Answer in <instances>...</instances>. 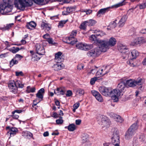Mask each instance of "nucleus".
<instances>
[{
	"label": "nucleus",
	"instance_id": "0eeeda50",
	"mask_svg": "<svg viewBox=\"0 0 146 146\" xmlns=\"http://www.w3.org/2000/svg\"><path fill=\"white\" fill-rule=\"evenodd\" d=\"M77 33L76 30L73 31L69 37L66 38V42L73 45L77 42V39L75 37Z\"/></svg>",
	"mask_w": 146,
	"mask_h": 146
},
{
	"label": "nucleus",
	"instance_id": "4c0bfd02",
	"mask_svg": "<svg viewBox=\"0 0 146 146\" xmlns=\"http://www.w3.org/2000/svg\"><path fill=\"white\" fill-rule=\"evenodd\" d=\"M97 37L96 35H92L90 36L89 38L91 41H95L96 40L97 41V40L98 39H97Z\"/></svg>",
	"mask_w": 146,
	"mask_h": 146
},
{
	"label": "nucleus",
	"instance_id": "6ab92c4d",
	"mask_svg": "<svg viewBox=\"0 0 146 146\" xmlns=\"http://www.w3.org/2000/svg\"><path fill=\"white\" fill-rule=\"evenodd\" d=\"M61 62H57L54 64L52 66V68L55 71H58L61 70L63 68L64 65L63 64L61 63Z\"/></svg>",
	"mask_w": 146,
	"mask_h": 146
},
{
	"label": "nucleus",
	"instance_id": "a211bd4d",
	"mask_svg": "<svg viewBox=\"0 0 146 146\" xmlns=\"http://www.w3.org/2000/svg\"><path fill=\"white\" fill-rule=\"evenodd\" d=\"M135 133L129 129L126 132L125 134V139L129 140L132 138Z\"/></svg>",
	"mask_w": 146,
	"mask_h": 146
},
{
	"label": "nucleus",
	"instance_id": "e2e57ef3",
	"mask_svg": "<svg viewBox=\"0 0 146 146\" xmlns=\"http://www.w3.org/2000/svg\"><path fill=\"white\" fill-rule=\"evenodd\" d=\"M101 70H103L102 71V74H104V76L108 72V71L106 70V69L105 68H104V69H101Z\"/></svg>",
	"mask_w": 146,
	"mask_h": 146
},
{
	"label": "nucleus",
	"instance_id": "052dcab7",
	"mask_svg": "<svg viewBox=\"0 0 146 146\" xmlns=\"http://www.w3.org/2000/svg\"><path fill=\"white\" fill-rule=\"evenodd\" d=\"M80 104L79 103H76L73 106V108L77 109L79 107Z\"/></svg>",
	"mask_w": 146,
	"mask_h": 146
},
{
	"label": "nucleus",
	"instance_id": "4d7b16f0",
	"mask_svg": "<svg viewBox=\"0 0 146 146\" xmlns=\"http://www.w3.org/2000/svg\"><path fill=\"white\" fill-rule=\"evenodd\" d=\"M10 116L12 117L13 118L15 119H17L19 117V115L16 113L12 114V115H10Z\"/></svg>",
	"mask_w": 146,
	"mask_h": 146
},
{
	"label": "nucleus",
	"instance_id": "2eb2a0df",
	"mask_svg": "<svg viewBox=\"0 0 146 146\" xmlns=\"http://www.w3.org/2000/svg\"><path fill=\"white\" fill-rule=\"evenodd\" d=\"M125 87V83L123 82H120L119 83L117 86V89H115L114 90H119V92H120V94H119V96L121 95V94L122 95H123V94L121 92H122L124 90V88Z\"/></svg>",
	"mask_w": 146,
	"mask_h": 146
},
{
	"label": "nucleus",
	"instance_id": "39448f33",
	"mask_svg": "<svg viewBox=\"0 0 146 146\" xmlns=\"http://www.w3.org/2000/svg\"><path fill=\"white\" fill-rule=\"evenodd\" d=\"M17 86H18L19 88H22L24 87V85L19 80H17L16 82L14 80L11 81L9 82L8 84V86L10 91L14 94L17 93Z\"/></svg>",
	"mask_w": 146,
	"mask_h": 146
},
{
	"label": "nucleus",
	"instance_id": "58836bf2",
	"mask_svg": "<svg viewBox=\"0 0 146 146\" xmlns=\"http://www.w3.org/2000/svg\"><path fill=\"white\" fill-rule=\"evenodd\" d=\"M76 46L78 49L84 50V43H79L77 44Z\"/></svg>",
	"mask_w": 146,
	"mask_h": 146
},
{
	"label": "nucleus",
	"instance_id": "aec40b11",
	"mask_svg": "<svg viewBox=\"0 0 146 146\" xmlns=\"http://www.w3.org/2000/svg\"><path fill=\"white\" fill-rule=\"evenodd\" d=\"M54 93L57 95H63L65 93L64 89L62 88H58L54 90Z\"/></svg>",
	"mask_w": 146,
	"mask_h": 146
},
{
	"label": "nucleus",
	"instance_id": "de8ad7c7",
	"mask_svg": "<svg viewBox=\"0 0 146 146\" xmlns=\"http://www.w3.org/2000/svg\"><path fill=\"white\" fill-rule=\"evenodd\" d=\"M60 119H58L56 120V123L57 124H61L63 123V121L62 119V117H60Z\"/></svg>",
	"mask_w": 146,
	"mask_h": 146
},
{
	"label": "nucleus",
	"instance_id": "a18cd8bd",
	"mask_svg": "<svg viewBox=\"0 0 146 146\" xmlns=\"http://www.w3.org/2000/svg\"><path fill=\"white\" fill-rule=\"evenodd\" d=\"M98 80L97 77H94L91 79L90 81V84L91 85H92L94 84L95 82Z\"/></svg>",
	"mask_w": 146,
	"mask_h": 146
},
{
	"label": "nucleus",
	"instance_id": "69168bd1",
	"mask_svg": "<svg viewBox=\"0 0 146 146\" xmlns=\"http://www.w3.org/2000/svg\"><path fill=\"white\" fill-rule=\"evenodd\" d=\"M23 56L19 54H17L16 55L15 57L14 58L15 59L16 58H18L19 59V60L23 58Z\"/></svg>",
	"mask_w": 146,
	"mask_h": 146
},
{
	"label": "nucleus",
	"instance_id": "c03bdc74",
	"mask_svg": "<svg viewBox=\"0 0 146 146\" xmlns=\"http://www.w3.org/2000/svg\"><path fill=\"white\" fill-rule=\"evenodd\" d=\"M40 59V58L38 57V56L36 55V54H33L32 55V59L33 60V61L37 60H39Z\"/></svg>",
	"mask_w": 146,
	"mask_h": 146
},
{
	"label": "nucleus",
	"instance_id": "4468645a",
	"mask_svg": "<svg viewBox=\"0 0 146 146\" xmlns=\"http://www.w3.org/2000/svg\"><path fill=\"white\" fill-rule=\"evenodd\" d=\"M6 129H9L8 133L10 134L11 136H13L18 131L17 129L15 127H10L9 126H8L6 127Z\"/></svg>",
	"mask_w": 146,
	"mask_h": 146
},
{
	"label": "nucleus",
	"instance_id": "e433bc0d",
	"mask_svg": "<svg viewBox=\"0 0 146 146\" xmlns=\"http://www.w3.org/2000/svg\"><path fill=\"white\" fill-rule=\"evenodd\" d=\"M18 63V61L17 60H16L15 58H14L10 62V65L11 67L12 66L15 64H17Z\"/></svg>",
	"mask_w": 146,
	"mask_h": 146
},
{
	"label": "nucleus",
	"instance_id": "6e6d98bb",
	"mask_svg": "<svg viewBox=\"0 0 146 146\" xmlns=\"http://www.w3.org/2000/svg\"><path fill=\"white\" fill-rule=\"evenodd\" d=\"M15 74H16V75L17 76H23L24 75L22 71H20V72L16 71L15 72Z\"/></svg>",
	"mask_w": 146,
	"mask_h": 146
},
{
	"label": "nucleus",
	"instance_id": "f704fd0d",
	"mask_svg": "<svg viewBox=\"0 0 146 146\" xmlns=\"http://www.w3.org/2000/svg\"><path fill=\"white\" fill-rule=\"evenodd\" d=\"M144 82L143 80L142 79L137 80L136 81L135 80V86L137 85H142L143 84Z\"/></svg>",
	"mask_w": 146,
	"mask_h": 146
},
{
	"label": "nucleus",
	"instance_id": "1a4fd4ad",
	"mask_svg": "<svg viewBox=\"0 0 146 146\" xmlns=\"http://www.w3.org/2000/svg\"><path fill=\"white\" fill-rule=\"evenodd\" d=\"M36 53L39 55H44L45 52L44 47L40 44L36 45Z\"/></svg>",
	"mask_w": 146,
	"mask_h": 146
},
{
	"label": "nucleus",
	"instance_id": "5fc2aeb1",
	"mask_svg": "<svg viewBox=\"0 0 146 146\" xmlns=\"http://www.w3.org/2000/svg\"><path fill=\"white\" fill-rule=\"evenodd\" d=\"M47 41L49 44H55V42L54 41L53 39L51 38H49L47 39Z\"/></svg>",
	"mask_w": 146,
	"mask_h": 146
},
{
	"label": "nucleus",
	"instance_id": "09e8293b",
	"mask_svg": "<svg viewBox=\"0 0 146 146\" xmlns=\"http://www.w3.org/2000/svg\"><path fill=\"white\" fill-rule=\"evenodd\" d=\"M79 96L83 95L84 93V90L81 89H79L77 90Z\"/></svg>",
	"mask_w": 146,
	"mask_h": 146
},
{
	"label": "nucleus",
	"instance_id": "13d9d810",
	"mask_svg": "<svg viewBox=\"0 0 146 146\" xmlns=\"http://www.w3.org/2000/svg\"><path fill=\"white\" fill-rule=\"evenodd\" d=\"M84 67V65L82 64H80L78 65L77 66V69L79 70H81Z\"/></svg>",
	"mask_w": 146,
	"mask_h": 146
},
{
	"label": "nucleus",
	"instance_id": "f03ea898",
	"mask_svg": "<svg viewBox=\"0 0 146 146\" xmlns=\"http://www.w3.org/2000/svg\"><path fill=\"white\" fill-rule=\"evenodd\" d=\"M116 39L113 37L110 38L109 40H98L97 42L101 45L104 52H106L110 47L114 46L116 43Z\"/></svg>",
	"mask_w": 146,
	"mask_h": 146
},
{
	"label": "nucleus",
	"instance_id": "c9c22d12",
	"mask_svg": "<svg viewBox=\"0 0 146 146\" xmlns=\"http://www.w3.org/2000/svg\"><path fill=\"white\" fill-rule=\"evenodd\" d=\"M133 59H134L130 58V60L127 62V64L132 67H133L135 66V63L133 61Z\"/></svg>",
	"mask_w": 146,
	"mask_h": 146
},
{
	"label": "nucleus",
	"instance_id": "79ce46f5",
	"mask_svg": "<svg viewBox=\"0 0 146 146\" xmlns=\"http://www.w3.org/2000/svg\"><path fill=\"white\" fill-rule=\"evenodd\" d=\"M67 21V20L62 21L60 22L58 25V27L59 28L62 27L64 26V25L66 23Z\"/></svg>",
	"mask_w": 146,
	"mask_h": 146
},
{
	"label": "nucleus",
	"instance_id": "5701e85b",
	"mask_svg": "<svg viewBox=\"0 0 146 146\" xmlns=\"http://www.w3.org/2000/svg\"><path fill=\"white\" fill-rule=\"evenodd\" d=\"M118 48L120 52L124 53L126 52V50L127 49V47L122 44H119L118 46Z\"/></svg>",
	"mask_w": 146,
	"mask_h": 146
},
{
	"label": "nucleus",
	"instance_id": "423d86ee",
	"mask_svg": "<svg viewBox=\"0 0 146 146\" xmlns=\"http://www.w3.org/2000/svg\"><path fill=\"white\" fill-rule=\"evenodd\" d=\"M103 48L101 47V45L99 44V46L91 50L88 52L87 55L89 56H92L93 58H95L99 56L101 52H104Z\"/></svg>",
	"mask_w": 146,
	"mask_h": 146
},
{
	"label": "nucleus",
	"instance_id": "0e129e2a",
	"mask_svg": "<svg viewBox=\"0 0 146 146\" xmlns=\"http://www.w3.org/2000/svg\"><path fill=\"white\" fill-rule=\"evenodd\" d=\"M140 139L142 141H144L146 140V137H145L143 135H141L140 137Z\"/></svg>",
	"mask_w": 146,
	"mask_h": 146
},
{
	"label": "nucleus",
	"instance_id": "2f4dec72",
	"mask_svg": "<svg viewBox=\"0 0 146 146\" xmlns=\"http://www.w3.org/2000/svg\"><path fill=\"white\" fill-rule=\"evenodd\" d=\"M41 26L42 27H43L44 28L46 29L47 31H49L50 29V25L49 24L46 23L44 22L42 23Z\"/></svg>",
	"mask_w": 146,
	"mask_h": 146
},
{
	"label": "nucleus",
	"instance_id": "6e6552de",
	"mask_svg": "<svg viewBox=\"0 0 146 146\" xmlns=\"http://www.w3.org/2000/svg\"><path fill=\"white\" fill-rule=\"evenodd\" d=\"M112 134L111 136V142L113 144L119 143V137L118 131L117 129L112 130Z\"/></svg>",
	"mask_w": 146,
	"mask_h": 146
},
{
	"label": "nucleus",
	"instance_id": "bb28decb",
	"mask_svg": "<svg viewBox=\"0 0 146 146\" xmlns=\"http://www.w3.org/2000/svg\"><path fill=\"white\" fill-rule=\"evenodd\" d=\"M138 127L137 123L136 122L133 124L129 129L135 133V131L137 129Z\"/></svg>",
	"mask_w": 146,
	"mask_h": 146
},
{
	"label": "nucleus",
	"instance_id": "864d4df0",
	"mask_svg": "<svg viewBox=\"0 0 146 146\" xmlns=\"http://www.w3.org/2000/svg\"><path fill=\"white\" fill-rule=\"evenodd\" d=\"M139 8L140 9H142L146 8V2L143 3L140 5Z\"/></svg>",
	"mask_w": 146,
	"mask_h": 146
},
{
	"label": "nucleus",
	"instance_id": "4be33fe9",
	"mask_svg": "<svg viewBox=\"0 0 146 146\" xmlns=\"http://www.w3.org/2000/svg\"><path fill=\"white\" fill-rule=\"evenodd\" d=\"M36 24L34 21H31L27 23L26 25V27L29 29H32L33 28H35L36 27Z\"/></svg>",
	"mask_w": 146,
	"mask_h": 146
},
{
	"label": "nucleus",
	"instance_id": "dca6fc26",
	"mask_svg": "<svg viewBox=\"0 0 146 146\" xmlns=\"http://www.w3.org/2000/svg\"><path fill=\"white\" fill-rule=\"evenodd\" d=\"M127 18V16L126 15H124L122 17L118 23L119 27H122L124 25Z\"/></svg>",
	"mask_w": 146,
	"mask_h": 146
},
{
	"label": "nucleus",
	"instance_id": "b1692460",
	"mask_svg": "<svg viewBox=\"0 0 146 146\" xmlns=\"http://www.w3.org/2000/svg\"><path fill=\"white\" fill-rule=\"evenodd\" d=\"M22 134L23 136L26 138H30L32 137L33 136L32 133L28 131L23 132Z\"/></svg>",
	"mask_w": 146,
	"mask_h": 146
},
{
	"label": "nucleus",
	"instance_id": "7ed1b4c3",
	"mask_svg": "<svg viewBox=\"0 0 146 146\" xmlns=\"http://www.w3.org/2000/svg\"><path fill=\"white\" fill-rule=\"evenodd\" d=\"M44 0H18L17 6L21 10H24L26 7H30L33 4V1L36 4H40Z\"/></svg>",
	"mask_w": 146,
	"mask_h": 146
},
{
	"label": "nucleus",
	"instance_id": "9d476101",
	"mask_svg": "<svg viewBox=\"0 0 146 146\" xmlns=\"http://www.w3.org/2000/svg\"><path fill=\"white\" fill-rule=\"evenodd\" d=\"M145 42V40L143 37H139L134 39L131 42V45L134 46L138 44H143Z\"/></svg>",
	"mask_w": 146,
	"mask_h": 146
},
{
	"label": "nucleus",
	"instance_id": "f257e3e1",
	"mask_svg": "<svg viewBox=\"0 0 146 146\" xmlns=\"http://www.w3.org/2000/svg\"><path fill=\"white\" fill-rule=\"evenodd\" d=\"M99 90L100 93L105 96H111L114 102H117L118 101L120 92L118 90H113L105 87H100L99 88Z\"/></svg>",
	"mask_w": 146,
	"mask_h": 146
},
{
	"label": "nucleus",
	"instance_id": "8fccbe9b",
	"mask_svg": "<svg viewBox=\"0 0 146 146\" xmlns=\"http://www.w3.org/2000/svg\"><path fill=\"white\" fill-rule=\"evenodd\" d=\"M116 21V20L115 21H112L110 25L111 28H114L116 27L117 23L115 21Z\"/></svg>",
	"mask_w": 146,
	"mask_h": 146
},
{
	"label": "nucleus",
	"instance_id": "c756f323",
	"mask_svg": "<svg viewBox=\"0 0 146 146\" xmlns=\"http://www.w3.org/2000/svg\"><path fill=\"white\" fill-rule=\"evenodd\" d=\"M85 21L86 22L87 25L89 26H93L96 23V21L93 19H90Z\"/></svg>",
	"mask_w": 146,
	"mask_h": 146
},
{
	"label": "nucleus",
	"instance_id": "680f3d73",
	"mask_svg": "<svg viewBox=\"0 0 146 146\" xmlns=\"http://www.w3.org/2000/svg\"><path fill=\"white\" fill-rule=\"evenodd\" d=\"M22 111L21 110H16L12 112V114H14V113H20L22 112Z\"/></svg>",
	"mask_w": 146,
	"mask_h": 146
},
{
	"label": "nucleus",
	"instance_id": "bf43d9fd",
	"mask_svg": "<svg viewBox=\"0 0 146 146\" xmlns=\"http://www.w3.org/2000/svg\"><path fill=\"white\" fill-rule=\"evenodd\" d=\"M72 91L70 90H68L67 91L66 96L67 97H70L72 95Z\"/></svg>",
	"mask_w": 146,
	"mask_h": 146
},
{
	"label": "nucleus",
	"instance_id": "49530a36",
	"mask_svg": "<svg viewBox=\"0 0 146 146\" xmlns=\"http://www.w3.org/2000/svg\"><path fill=\"white\" fill-rule=\"evenodd\" d=\"M106 34L104 32L102 31H100V32H99L98 34H96V35L97 36H100V37H101L104 35H105Z\"/></svg>",
	"mask_w": 146,
	"mask_h": 146
},
{
	"label": "nucleus",
	"instance_id": "774afa93",
	"mask_svg": "<svg viewBox=\"0 0 146 146\" xmlns=\"http://www.w3.org/2000/svg\"><path fill=\"white\" fill-rule=\"evenodd\" d=\"M140 32L142 34H145L146 33V28L141 29Z\"/></svg>",
	"mask_w": 146,
	"mask_h": 146
},
{
	"label": "nucleus",
	"instance_id": "f3484780",
	"mask_svg": "<svg viewBox=\"0 0 146 146\" xmlns=\"http://www.w3.org/2000/svg\"><path fill=\"white\" fill-rule=\"evenodd\" d=\"M62 53L60 52H58L55 54V60L56 62H61L63 60L62 58Z\"/></svg>",
	"mask_w": 146,
	"mask_h": 146
},
{
	"label": "nucleus",
	"instance_id": "603ef678",
	"mask_svg": "<svg viewBox=\"0 0 146 146\" xmlns=\"http://www.w3.org/2000/svg\"><path fill=\"white\" fill-rule=\"evenodd\" d=\"M85 136H83L82 137V141L83 143H85L88 140V135H84Z\"/></svg>",
	"mask_w": 146,
	"mask_h": 146
},
{
	"label": "nucleus",
	"instance_id": "c85d7f7f",
	"mask_svg": "<svg viewBox=\"0 0 146 146\" xmlns=\"http://www.w3.org/2000/svg\"><path fill=\"white\" fill-rule=\"evenodd\" d=\"M65 128H67L68 130L70 131H73L76 129V126L74 124H71L68 126H66Z\"/></svg>",
	"mask_w": 146,
	"mask_h": 146
},
{
	"label": "nucleus",
	"instance_id": "3c124183",
	"mask_svg": "<svg viewBox=\"0 0 146 146\" xmlns=\"http://www.w3.org/2000/svg\"><path fill=\"white\" fill-rule=\"evenodd\" d=\"M13 23H12L7 25L5 27V30H8L13 25Z\"/></svg>",
	"mask_w": 146,
	"mask_h": 146
},
{
	"label": "nucleus",
	"instance_id": "412c9836",
	"mask_svg": "<svg viewBox=\"0 0 146 146\" xmlns=\"http://www.w3.org/2000/svg\"><path fill=\"white\" fill-rule=\"evenodd\" d=\"M112 117L117 122L121 123L123 121V119L120 116L116 114L113 113Z\"/></svg>",
	"mask_w": 146,
	"mask_h": 146
},
{
	"label": "nucleus",
	"instance_id": "cd10ccee",
	"mask_svg": "<svg viewBox=\"0 0 146 146\" xmlns=\"http://www.w3.org/2000/svg\"><path fill=\"white\" fill-rule=\"evenodd\" d=\"M35 87H31L30 86L27 87L26 92L27 93H34L35 92Z\"/></svg>",
	"mask_w": 146,
	"mask_h": 146
},
{
	"label": "nucleus",
	"instance_id": "a878e982",
	"mask_svg": "<svg viewBox=\"0 0 146 146\" xmlns=\"http://www.w3.org/2000/svg\"><path fill=\"white\" fill-rule=\"evenodd\" d=\"M131 58L133 59H135L139 55L138 52L135 50H133L131 52Z\"/></svg>",
	"mask_w": 146,
	"mask_h": 146
},
{
	"label": "nucleus",
	"instance_id": "ddd939ff",
	"mask_svg": "<svg viewBox=\"0 0 146 146\" xmlns=\"http://www.w3.org/2000/svg\"><path fill=\"white\" fill-rule=\"evenodd\" d=\"M92 95L95 97L96 99L99 102H103V100L101 95L99 92L95 90H93L91 91Z\"/></svg>",
	"mask_w": 146,
	"mask_h": 146
},
{
	"label": "nucleus",
	"instance_id": "473e14b6",
	"mask_svg": "<svg viewBox=\"0 0 146 146\" xmlns=\"http://www.w3.org/2000/svg\"><path fill=\"white\" fill-rule=\"evenodd\" d=\"M93 47V45L92 44L84 43V50H88L92 48Z\"/></svg>",
	"mask_w": 146,
	"mask_h": 146
},
{
	"label": "nucleus",
	"instance_id": "7c9ffc66",
	"mask_svg": "<svg viewBox=\"0 0 146 146\" xmlns=\"http://www.w3.org/2000/svg\"><path fill=\"white\" fill-rule=\"evenodd\" d=\"M109 7H107L105 8L102 9L100 10L98 12V16L99 14H103L106 12L108 11Z\"/></svg>",
	"mask_w": 146,
	"mask_h": 146
},
{
	"label": "nucleus",
	"instance_id": "ea45409f",
	"mask_svg": "<svg viewBox=\"0 0 146 146\" xmlns=\"http://www.w3.org/2000/svg\"><path fill=\"white\" fill-rule=\"evenodd\" d=\"M125 3L124 2V1H122V2H120L116 5H115L113 6V7L114 8H117L121 6L125 5Z\"/></svg>",
	"mask_w": 146,
	"mask_h": 146
},
{
	"label": "nucleus",
	"instance_id": "37998d69",
	"mask_svg": "<svg viewBox=\"0 0 146 146\" xmlns=\"http://www.w3.org/2000/svg\"><path fill=\"white\" fill-rule=\"evenodd\" d=\"M103 70H102L100 69L98 70L96 73V76L98 77H99L101 76H104V74H102V71Z\"/></svg>",
	"mask_w": 146,
	"mask_h": 146
},
{
	"label": "nucleus",
	"instance_id": "f8f14e48",
	"mask_svg": "<svg viewBox=\"0 0 146 146\" xmlns=\"http://www.w3.org/2000/svg\"><path fill=\"white\" fill-rule=\"evenodd\" d=\"M100 123L102 126V127H108L110 125V123L108 118L104 116H102Z\"/></svg>",
	"mask_w": 146,
	"mask_h": 146
},
{
	"label": "nucleus",
	"instance_id": "338daca9",
	"mask_svg": "<svg viewBox=\"0 0 146 146\" xmlns=\"http://www.w3.org/2000/svg\"><path fill=\"white\" fill-rule=\"evenodd\" d=\"M81 120L80 119H77L76 120V124L77 125H79L81 123Z\"/></svg>",
	"mask_w": 146,
	"mask_h": 146
},
{
	"label": "nucleus",
	"instance_id": "20e7f679",
	"mask_svg": "<svg viewBox=\"0 0 146 146\" xmlns=\"http://www.w3.org/2000/svg\"><path fill=\"white\" fill-rule=\"evenodd\" d=\"M13 7V3L10 0H4L0 4V12L2 14H5L11 12Z\"/></svg>",
	"mask_w": 146,
	"mask_h": 146
},
{
	"label": "nucleus",
	"instance_id": "9b49d317",
	"mask_svg": "<svg viewBox=\"0 0 146 146\" xmlns=\"http://www.w3.org/2000/svg\"><path fill=\"white\" fill-rule=\"evenodd\" d=\"M44 93V88H42L39 90L36 94V97L38 99V101L37 103H39L42 100Z\"/></svg>",
	"mask_w": 146,
	"mask_h": 146
},
{
	"label": "nucleus",
	"instance_id": "72a5a7b5",
	"mask_svg": "<svg viewBox=\"0 0 146 146\" xmlns=\"http://www.w3.org/2000/svg\"><path fill=\"white\" fill-rule=\"evenodd\" d=\"M20 50L19 47H13L9 49V51L13 53H15Z\"/></svg>",
	"mask_w": 146,
	"mask_h": 146
},
{
	"label": "nucleus",
	"instance_id": "a19ab883",
	"mask_svg": "<svg viewBox=\"0 0 146 146\" xmlns=\"http://www.w3.org/2000/svg\"><path fill=\"white\" fill-rule=\"evenodd\" d=\"M86 21H84L82 23H81L80 26V28L82 30H85L86 29L87 25Z\"/></svg>",
	"mask_w": 146,
	"mask_h": 146
},
{
	"label": "nucleus",
	"instance_id": "393cba45",
	"mask_svg": "<svg viewBox=\"0 0 146 146\" xmlns=\"http://www.w3.org/2000/svg\"><path fill=\"white\" fill-rule=\"evenodd\" d=\"M126 84L130 87H134L135 86V80L131 79L127 80L126 82Z\"/></svg>",
	"mask_w": 146,
	"mask_h": 146
}]
</instances>
